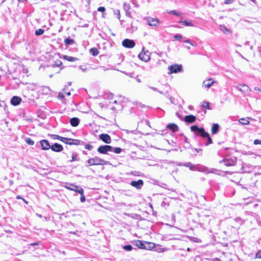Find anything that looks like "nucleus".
I'll list each match as a JSON object with an SVG mask.
<instances>
[{
    "instance_id": "nucleus-1",
    "label": "nucleus",
    "mask_w": 261,
    "mask_h": 261,
    "mask_svg": "<svg viewBox=\"0 0 261 261\" xmlns=\"http://www.w3.org/2000/svg\"><path fill=\"white\" fill-rule=\"evenodd\" d=\"M190 129L192 132L195 133V135L207 139L205 145L207 146L213 143L209 134L205 132L203 127H198L197 125H192L191 126Z\"/></svg>"
},
{
    "instance_id": "nucleus-2",
    "label": "nucleus",
    "mask_w": 261,
    "mask_h": 261,
    "mask_svg": "<svg viewBox=\"0 0 261 261\" xmlns=\"http://www.w3.org/2000/svg\"><path fill=\"white\" fill-rule=\"evenodd\" d=\"M191 170L192 171H198L199 172H201L205 173L206 174L208 173H214L216 174H218L219 170L215 168H208V167L199 164L192 165L191 167H190Z\"/></svg>"
},
{
    "instance_id": "nucleus-3",
    "label": "nucleus",
    "mask_w": 261,
    "mask_h": 261,
    "mask_svg": "<svg viewBox=\"0 0 261 261\" xmlns=\"http://www.w3.org/2000/svg\"><path fill=\"white\" fill-rule=\"evenodd\" d=\"M108 164V162L100 159L98 156H95L89 159L86 163L87 167L94 165H106Z\"/></svg>"
},
{
    "instance_id": "nucleus-4",
    "label": "nucleus",
    "mask_w": 261,
    "mask_h": 261,
    "mask_svg": "<svg viewBox=\"0 0 261 261\" xmlns=\"http://www.w3.org/2000/svg\"><path fill=\"white\" fill-rule=\"evenodd\" d=\"M57 136L58 139L60 140L66 144L76 145H79L81 144V141L79 140L62 137L59 136Z\"/></svg>"
},
{
    "instance_id": "nucleus-5",
    "label": "nucleus",
    "mask_w": 261,
    "mask_h": 261,
    "mask_svg": "<svg viewBox=\"0 0 261 261\" xmlns=\"http://www.w3.org/2000/svg\"><path fill=\"white\" fill-rule=\"evenodd\" d=\"M168 69L169 70L168 74L177 73L183 71L182 66L180 64H175L170 65L168 66Z\"/></svg>"
},
{
    "instance_id": "nucleus-6",
    "label": "nucleus",
    "mask_w": 261,
    "mask_h": 261,
    "mask_svg": "<svg viewBox=\"0 0 261 261\" xmlns=\"http://www.w3.org/2000/svg\"><path fill=\"white\" fill-rule=\"evenodd\" d=\"M143 19L146 21L148 25L151 27H156L160 23V20L156 18L145 17Z\"/></svg>"
},
{
    "instance_id": "nucleus-7",
    "label": "nucleus",
    "mask_w": 261,
    "mask_h": 261,
    "mask_svg": "<svg viewBox=\"0 0 261 261\" xmlns=\"http://www.w3.org/2000/svg\"><path fill=\"white\" fill-rule=\"evenodd\" d=\"M112 146L108 145L100 146L97 148V151L101 154H107L109 151H112Z\"/></svg>"
},
{
    "instance_id": "nucleus-8",
    "label": "nucleus",
    "mask_w": 261,
    "mask_h": 261,
    "mask_svg": "<svg viewBox=\"0 0 261 261\" xmlns=\"http://www.w3.org/2000/svg\"><path fill=\"white\" fill-rule=\"evenodd\" d=\"M138 57L140 60L144 62H147L150 60L149 53L148 51H144V48L142 49V51L139 54Z\"/></svg>"
},
{
    "instance_id": "nucleus-9",
    "label": "nucleus",
    "mask_w": 261,
    "mask_h": 261,
    "mask_svg": "<svg viewBox=\"0 0 261 261\" xmlns=\"http://www.w3.org/2000/svg\"><path fill=\"white\" fill-rule=\"evenodd\" d=\"M122 45L125 48H132L135 46V42L133 40L125 39L123 40Z\"/></svg>"
},
{
    "instance_id": "nucleus-10",
    "label": "nucleus",
    "mask_w": 261,
    "mask_h": 261,
    "mask_svg": "<svg viewBox=\"0 0 261 261\" xmlns=\"http://www.w3.org/2000/svg\"><path fill=\"white\" fill-rule=\"evenodd\" d=\"M39 144L41 145L42 150H48L51 148V145L47 140H41L39 142L37 143L36 146H38Z\"/></svg>"
},
{
    "instance_id": "nucleus-11",
    "label": "nucleus",
    "mask_w": 261,
    "mask_h": 261,
    "mask_svg": "<svg viewBox=\"0 0 261 261\" xmlns=\"http://www.w3.org/2000/svg\"><path fill=\"white\" fill-rule=\"evenodd\" d=\"M130 185L136 188L137 189H140L144 185V181L142 179H139L137 181H132Z\"/></svg>"
},
{
    "instance_id": "nucleus-12",
    "label": "nucleus",
    "mask_w": 261,
    "mask_h": 261,
    "mask_svg": "<svg viewBox=\"0 0 261 261\" xmlns=\"http://www.w3.org/2000/svg\"><path fill=\"white\" fill-rule=\"evenodd\" d=\"M133 244L140 249H147L146 245H148L147 242H144L140 240H136L133 242Z\"/></svg>"
},
{
    "instance_id": "nucleus-13",
    "label": "nucleus",
    "mask_w": 261,
    "mask_h": 261,
    "mask_svg": "<svg viewBox=\"0 0 261 261\" xmlns=\"http://www.w3.org/2000/svg\"><path fill=\"white\" fill-rule=\"evenodd\" d=\"M99 138L101 140L107 144L111 143L112 141L110 136L107 134H101L99 135Z\"/></svg>"
},
{
    "instance_id": "nucleus-14",
    "label": "nucleus",
    "mask_w": 261,
    "mask_h": 261,
    "mask_svg": "<svg viewBox=\"0 0 261 261\" xmlns=\"http://www.w3.org/2000/svg\"><path fill=\"white\" fill-rule=\"evenodd\" d=\"M236 160L231 159H226L219 161L220 163H224L225 165L226 166H234L236 165Z\"/></svg>"
},
{
    "instance_id": "nucleus-15",
    "label": "nucleus",
    "mask_w": 261,
    "mask_h": 261,
    "mask_svg": "<svg viewBox=\"0 0 261 261\" xmlns=\"http://www.w3.org/2000/svg\"><path fill=\"white\" fill-rule=\"evenodd\" d=\"M237 88L239 91L244 93L249 92L251 91L250 88L245 84L239 85L237 86Z\"/></svg>"
},
{
    "instance_id": "nucleus-16",
    "label": "nucleus",
    "mask_w": 261,
    "mask_h": 261,
    "mask_svg": "<svg viewBox=\"0 0 261 261\" xmlns=\"http://www.w3.org/2000/svg\"><path fill=\"white\" fill-rule=\"evenodd\" d=\"M65 188L68 190H70L71 191H75L77 193H79V191H80V189H83L81 187H79L77 186H75L73 184H67L65 186Z\"/></svg>"
},
{
    "instance_id": "nucleus-17",
    "label": "nucleus",
    "mask_w": 261,
    "mask_h": 261,
    "mask_svg": "<svg viewBox=\"0 0 261 261\" xmlns=\"http://www.w3.org/2000/svg\"><path fill=\"white\" fill-rule=\"evenodd\" d=\"M50 149L55 152H61L63 150V147L61 144L55 143L51 146Z\"/></svg>"
},
{
    "instance_id": "nucleus-18",
    "label": "nucleus",
    "mask_w": 261,
    "mask_h": 261,
    "mask_svg": "<svg viewBox=\"0 0 261 261\" xmlns=\"http://www.w3.org/2000/svg\"><path fill=\"white\" fill-rule=\"evenodd\" d=\"M21 101V98L17 96H14L10 101L11 105L14 106L19 105Z\"/></svg>"
},
{
    "instance_id": "nucleus-19",
    "label": "nucleus",
    "mask_w": 261,
    "mask_h": 261,
    "mask_svg": "<svg viewBox=\"0 0 261 261\" xmlns=\"http://www.w3.org/2000/svg\"><path fill=\"white\" fill-rule=\"evenodd\" d=\"M123 9L125 11V14L127 17H132L131 12L130 11V7L128 3H124L123 4Z\"/></svg>"
},
{
    "instance_id": "nucleus-20",
    "label": "nucleus",
    "mask_w": 261,
    "mask_h": 261,
    "mask_svg": "<svg viewBox=\"0 0 261 261\" xmlns=\"http://www.w3.org/2000/svg\"><path fill=\"white\" fill-rule=\"evenodd\" d=\"M215 83L212 79H209L207 80H205L203 82L202 87L206 88H210Z\"/></svg>"
},
{
    "instance_id": "nucleus-21",
    "label": "nucleus",
    "mask_w": 261,
    "mask_h": 261,
    "mask_svg": "<svg viewBox=\"0 0 261 261\" xmlns=\"http://www.w3.org/2000/svg\"><path fill=\"white\" fill-rule=\"evenodd\" d=\"M196 118L192 115H187L185 117L184 120L188 123H193L196 121Z\"/></svg>"
},
{
    "instance_id": "nucleus-22",
    "label": "nucleus",
    "mask_w": 261,
    "mask_h": 261,
    "mask_svg": "<svg viewBox=\"0 0 261 261\" xmlns=\"http://www.w3.org/2000/svg\"><path fill=\"white\" fill-rule=\"evenodd\" d=\"M220 129V126L218 123H214L212 125L211 132L212 135L217 134Z\"/></svg>"
},
{
    "instance_id": "nucleus-23",
    "label": "nucleus",
    "mask_w": 261,
    "mask_h": 261,
    "mask_svg": "<svg viewBox=\"0 0 261 261\" xmlns=\"http://www.w3.org/2000/svg\"><path fill=\"white\" fill-rule=\"evenodd\" d=\"M80 123V119L77 117H73L70 119V123L72 126L76 127Z\"/></svg>"
},
{
    "instance_id": "nucleus-24",
    "label": "nucleus",
    "mask_w": 261,
    "mask_h": 261,
    "mask_svg": "<svg viewBox=\"0 0 261 261\" xmlns=\"http://www.w3.org/2000/svg\"><path fill=\"white\" fill-rule=\"evenodd\" d=\"M167 127L171 130L173 133L176 132L178 130V126L174 123H170L168 124Z\"/></svg>"
},
{
    "instance_id": "nucleus-25",
    "label": "nucleus",
    "mask_w": 261,
    "mask_h": 261,
    "mask_svg": "<svg viewBox=\"0 0 261 261\" xmlns=\"http://www.w3.org/2000/svg\"><path fill=\"white\" fill-rule=\"evenodd\" d=\"M74 42V40L71 39L69 37L67 38H66L64 41V43L65 45H72V44H73Z\"/></svg>"
},
{
    "instance_id": "nucleus-26",
    "label": "nucleus",
    "mask_w": 261,
    "mask_h": 261,
    "mask_svg": "<svg viewBox=\"0 0 261 261\" xmlns=\"http://www.w3.org/2000/svg\"><path fill=\"white\" fill-rule=\"evenodd\" d=\"M179 23H181L187 27H189H189H195V25L193 23H192L191 21H188L187 20H184V21L180 20L179 21Z\"/></svg>"
},
{
    "instance_id": "nucleus-27",
    "label": "nucleus",
    "mask_w": 261,
    "mask_h": 261,
    "mask_svg": "<svg viewBox=\"0 0 261 261\" xmlns=\"http://www.w3.org/2000/svg\"><path fill=\"white\" fill-rule=\"evenodd\" d=\"M148 87L152 90L153 91H156V92H159V93L161 94H163V95H166V93H168V91H166L165 93H164V92H163L162 91H161V90H158L155 87H152V86H148Z\"/></svg>"
},
{
    "instance_id": "nucleus-28",
    "label": "nucleus",
    "mask_w": 261,
    "mask_h": 261,
    "mask_svg": "<svg viewBox=\"0 0 261 261\" xmlns=\"http://www.w3.org/2000/svg\"><path fill=\"white\" fill-rule=\"evenodd\" d=\"M89 52L93 56H96L99 54L98 50L95 47L91 48L89 50Z\"/></svg>"
},
{
    "instance_id": "nucleus-29",
    "label": "nucleus",
    "mask_w": 261,
    "mask_h": 261,
    "mask_svg": "<svg viewBox=\"0 0 261 261\" xmlns=\"http://www.w3.org/2000/svg\"><path fill=\"white\" fill-rule=\"evenodd\" d=\"M79 193H80V195H81V198H80L81 201L82 202H85L86 198H85V197L84 196L83 189H80V191H79Z\"/></svg>"
},
{
    "instance_id": "nucleus-30",
    "label": "nucleus",
    "mask_w": 261,
    "mask_h": 261,
    "mask_svg": "<svg viewBox=\"0 0 261 261\" xmlns=\"http://www.w3.org/2000/svg\"><path fill=\"white\" fill-rule=\"evenodd\" d=\"M79 158H77V154L75 152L72 153L71 160L69 161V162H73L76 161H79Z\"/></svg>"
},
{
    "instance_id": "nucleus-31",
    "label": "nucleus",
    "mask_w": 261,
    "mask_h": 261,
    "mask_svg": "<svg viewBox=\"0 0 261 261\" xmlns=\"http://www.w3.org/2000/svg\"><path fill=\"white\" fill-rule=\"evenodd\" d=\"M64 58L65 59L70 62H74L78 60L76 58L68 56H65Z\"/></svg>"
},
{
    "instance_id": "nucleus-32",
    "label": "nucleus",
    "mask_w": 261,
    "mask_h": 261,
    "mask_svg": "<svg viewBox=\"0 0 261 261\" xmlns=\"http://www.w3.org/2000/svg\"><path fill=\"white\" fill-rule=\"evenodd\" d=\"M239 122L240 124L243 125H248L250 124L249 121L245 119V118H241L239 120Z\"/></svg>"
},
{
    "instance_id": "nucleus-33",
    "label": "nucleus",
    "mask_w": 261,
    "mask_h": 261,
    "mask_svg": "<svg viewBox=\"0 0 261 261\" xmlns=\"http://www.w3.org/2000/svg\"><path fill=\"white\" fill-rule=\"evenodd\" d=\"M220 30L225 34H227L229 32V30L224 25H221Z\"/></svg>"
},
{
    "instance_id": "nucleus-34",
    "label": "nucleus",
    "mask_w": 261,
    "mask_h": 261,
    "mask_svg": "<svg viewBox=\"0 0 261 261\" xmlns=\"http://www.w3.org/2000/svg\"><path fill=\"white\" fill-rule=\"evenodd\" d=\"M112 152H114V153H116V154H119L120 153L121 151H122V149L120 147H115V148H114L113 147H112Z\"/></svg>"
},
{
    "instance_id": "nucleus-35",
    "label": "nucleus",
    "mask_w": 261,
    "mask_h": 261,
    "mask_svg": "<svg viewBox=\"0 0 261 261\" xmlns=\"http://www.w3.org/2000/svg\"><path fill=\"white\" fill-rule=\"evenodd\" d=\"M44 32V30L42 29H39L35 31V35L36 36H39L43 34Z\"/></svg>"
},
{
    "instance_id": "nucleus-36",
    "label": "nucleus",
    "mask_w": 261,
    "mask_h": 261,
    "mask_svg": "<svg viewBox=\"0 0 261 261\" xmlns=\"http://www.w3.org/2000/svg\"><path fill=\"white\" fill-rule=\"evenodd\" d=\"M123 249L126 251H130L133 249V247L130 245H126L123 246Z\"/></svg>"
},
{
    "instance_id": "nucleus-37",
    "label": "nucleus",
    "mask_w": 261,
    "mask_h": 261,
    "mask_svg": "<svg viewBox=\"0 0 261 261\" xmlns=\"http://www.w3.org/2000/svg\"><path fill=\"white\" fill-rule=\"evenodd\" d=\"M25 141L29 145H33L35 143L34 141L30 138H26Z\"/></svg>"
},
{
    "instance_id": "nucleus-38",
    "label": "nucleus",
    "mask_w": 261,
    "mask_h": 261,
    "mask_svg": "<svg viewBox=\"0 0 261 261\" xmlns=\"http://www.w3.org/2000/svg\"><path fill=\"white\" fill-rule=\"evenodd\" d=\"M189 261H202V259L199 256L197 255L194 257H192Z\"/></svg>"
},
{
    "instance_id": "nucleus-39",
    "label": "nucleus",
    "mask_w": 261,
    "mask_h": 261,
    "mask_svg": "<svg viewBox=\"0 0 261 261\" xmlns=\"http://www.w3.org/2000/svg\"><path fill=\"white\" fill-rule=\"evenodd\" d=\"M235 221L237 222L239 225H242L244 222V221L239 217L235 219Z\"/></svg>"
},
{
    "instance_id": "nucleus-40",
    "label": "nucleus",
    "mask_w": 261,
    "mask_h": 261,
    "mask_svg": "<svg viewBox=\"0 0 261 261\" xmlns=\"http://www.w3.org/2000/svg\"><path fill=\"white\" fill-rule=\"evenodd\" d=\"M43 93L45 94H48L50 91V90L48 87H44L42 89Z\"/></svg>"
},
{
    "instance_id": "nucleus-41",
    "label": "nucleus",
    "mask_w": 261,
    "mask_h": 261,
    "mask_svg": "<svg viewBox=\"0 0 261 261\" xmlns=\"http://www.w3.org/2000/svg\"><path fill=\"white\" fill-rule=\"evenodd\" d=\"M174 38L176 40L180 41L182 39V36L181 35L177 34L174 36Z\"/></svg>"
},
{
    "instance_id": "nucleus-42",
    "label": "nucleus",
    "mask_w": 261,
    "mask_h": 261,
    "mask_svg": "<svg viewBox=\"0 0 261 261\" xmlns=\"http://www.w3.org/2000/svg\"><path fill=\"white\" fill-rule=\"evenodd\" d=\"M169 13L174 15H176V16H180V14L179 13H177L175 10L170 11L169 12Z\"/></svg>"
},
{
    "instance_id": "nucleus-43",
    "label": "nucleus",
    "mask_w": 261,
    "mask_h": 261,
    "mask_svg": "<svg viewBox=\"0 0 261 261\" xmlns=\"http://www.w3.org/2000/svg\"><path fill=\"white\" fill-rule=\"evenodd\" d=\"M192 165V164L191 162H188V163H186L185 164H180V165H182V166H186L187 167H188V168H189V169H190V167H191Z\"/></svg>"
},
{
    "instance_id": "nucleus-44",
    "label": "nucleus",
    "mask_w": 261,
    "mask_h": 261,
    "mask_svg": "<svg viewBox=\"0 0 261 261\" xmlns=\"http://www.w3.org/2000/svg\"><path fill=\"white\" fill-rule=\"evenodd\" d=\"M85 148L86 149L90 150L93 148V146L90 144H87L85 145Z\"/></svg>"
},
{
    "instance_id": "nucleus-45",
    "label": "nucleus",
    "mask_w": 261,
    "mask_h": 261,
    "mask_svg": "<svg viewBox=\"0 0 261 261\" xmlns=\"http://www.w3.org/2000/svg\"><path fill=\"white\" fill-rule=\"evenodd\" d=\"M202 107L206 109H209V103L208 102L204 101L202 104Z\"/></svg>"
},
{
    "instance_id": "nucleus-46",
    "label": "nucleus",
    "mask_w": 261,
    "mask_h": 261,
    "mask_svg": "<svg viewBox=\"0 0 261 261\" xmlns=\"http://www.w3.org/2000/svg\"><path fill=\"white\" fill-rule=\"evenodd\" d=\"M64 93L66 94L67 96H69L71 95L70 92L69 90H67L66 88L63 89Z\"/></svg>"
},
{
    "instance_id": "nucleus-47",
    "label": "nucleus",
    "mask_w": 261,
    "mask_h": 261,
    "mask_svg": "<svg viewBox=\"0 0 261 261\" xmlns=\"http://www.w3.org/2000/svg\"><path fill=\"white\" fill-rule=\"evenodd\" d=\"M114 13L117 15V18L120 19V11L119 10H116L114 11Z\"/></svg>"
},
{
    "instance_id": "nucleus-48",
    "label": "nucleus",
    "mask_w": 261,
    "mask_h": 261,
    "mask_svg": "<svg viewBox=\"0 0 261 261\" xmlns=\"http://www.w3.org/2000/svg\"><path fill=\"white\" fill-rule=\"evenodd\" d=\"M58 97L60 99H62L64 98V95L63 93H59Z\"/></svg>"
},
{
    "instance_id": "nucleus-49",
    "label": "nucleus",
    "mask_w": 261,
    "mask_h": 261,
    "mask_svg": "<svg viewBox=\"0 0 261 261\" xmlns=\"http://www.w3.org/2000/svg\"><path fill=\"white\" fill-rule=\"evenodd\" d=\"M106 10V9L105 7H99L98 9H97V11H99V12H105Z\"/></svg>"
},
{
    "instance_id": "nucleus-50",
    "label": "nucleus",
    "mask_w": 261,
    "mask_h": 261,
    "mask_svg": "<svg viewBox=\"0 0 261 261\" xmlns=\"http://www.w3.org/2000/svg\"><path fill=\"white\" fill-rule=\"evenodd\" d=\"M255 258H261V250L256 253Z\"/></svg>"
},
{
    "instance_id": "nucleus-51",
    "label": "nucleus",
    "mask_w": 261,
    "mask_h": 261,
    "mask_svg": "<svg viewBox=\"0 0 261 261\" xmlns=\"http://www.w3.org/2000/svg\"><path fill=\"white\" fill-rule=\"evenodd\" d=\"M254 144L255 145L261 144V140L256 139L254 141Z\"/></svg>"
},
{
    "instance_id": "nucleus-52",
    "label": "nucleus",
    "mask_w": 261,
    "mask_h": 261,
    "mask_svg": "<svg viewBox=\"0 0 261 261\" xmlns=\"http://www.w3.org/2000/svg\"><path fill=\"white\" fill-rule=\"evenodd\" d=\"M234 0H225V4H230L233 2Z\"/></svg>"
},
{
    "instance_id": "nucleus-53",
    "label": "nucleus",
    "mask_w": 261,
    "mask_h": 261,
    "mask_svg": "<svg viewBox=\"0 0 261 261\" xmlns=\"http://www.w3.org/2000/svg\"><path fill=\"white\" fill-rule=\"evenodd\" d=\"M184 42L190 43L191 45L194 46V45L191 42V41L190 39H187V40H185Z\"/></svg>"
},
{
    "instance_id": "nucleus-54",
    "label": "nucleus",
    "mask_w": 261,
    "mask_h": 261,
    "mask_svg": "<svg viewBox=\"0 0 261 261\" xmlns=\"http://www.w3.org/2000/svg\"><path fill=\"white\" fill-rule=\"evenodd\" d=\"M61 65H62V62L60 61H58L56 63V66H60Z\"/></svg>"
},
{
    "instance_id": "nucleus-55",
    "label": "nucleus",
    "mask_w": 261,
    "mask_h": 261,
    "mask_svg": "<svg viewBox=\"0 0 261 261\" xmlns=\"http://www.w3.org/2000/svg\"><path fill=\"white\" fill-rule=\"evenodd\" d=\"M254 90L261 92V89H260L259 88H258L257 87H254Z\"/></svg>"
},
{
    "instance_id": "nucleus-56",
    "label": "nucleus",
    "mask_w": 261,
    "mask_h": 261,
    "mask_svg": "<svg viewBox=\"0 0 261 261\" xmlns=\"http://www.w3.org/2000/svg\"><path fill=\"white\" fill-rule=\"evenodd\" d=\"M134 0H132V3L135 5V6L136 7H139V5H138V4H137V3H135V2H134Z\"/></svg>"
},
{
    "instance_id": "nucleus-57",
    "label": "nucleus",
    "mask_w": 261,
    "mask_h": 261,
    "mask_svg": "<svg viewBox=\"0 0 261 261\" xmlns=\"http://www.w3.org/2000/svg\"><path fill=\"white\" fill-rule=\"evenodd\" d=\"M194 149L196 151V152H197V153H199L200 151H202V149H196V148H195Z\"/></svg>"
},
{
    "instance_id": "nucleus-58",
    "label": "nucleus",
    "mask_w": 261,
    "mask_h": 261,
    "mask_svg": "<svg viewBox=\"0 0 261 261\" xmlns=\"http://www.w3.org/2000/svg\"><path fill=\"white\" fill-rule=\"evenodd\" d=\"M39 245V243L38 242H35V243H33L31 244V246H35V245Z\"/></svg>"
},
{
    "instance_id": "nucleus-59",
    "label": "nucleus",
    "mask_w": 261,
    "mask_h": 261,
    "mask_svg": "<svg viewBox=\"0 0 261 261\" xmlns=\"http://www.w3.org/2000/svg\"><path fill=\"white\" fill-rule=\"evenodd\" d=\"M71 85V82H69L67 83V85H66V86H65V88H66V87H67V86H70Z\"/></svg>"
},
{
    "instance_id": "nucleus-60",
    "label": "nucleus",
    "mask_w": 261,
    "mask_h": 261,
    "mask_svg": "<svg viewBox=\"0 0 261 261\" xmlns=\"http://www.w3.org/2000/svg\"><path fill=\"white\" fill-rule=\"evenodd\" d=\"M136 81L138 83H141V79L140 78L138 77H136Z\"/></svg>"
},
{
    "instance_id": "nucleus-61",
    "label": "nucleus",
    "mask_w": 261,
    "mask_h": 261,
    "mask_svg": "<svg viewBox=\"0 0 261 261\" xmlns=\"http://www.w3.org/2000/svg\"><path fill=\"white\" fill-rule=\"evenodd\" d=\"M184 142H186V143L188 142V139H187V137L184 136Z\"/></svg>"
},
{
    "instance_id": "nucleus-62",
    "label": "nucleus",
    "mask_w": 261,
    "mask_h": 261,
    "mask_svg": "<svg viewBox=\"0 0 261 261\" xmlns=\"http://www.w3.org/2000/svg\"><path fill=\"white\" fill-rule=\"evenodd\" d=\"M132 28L133 31H136L137 30V28L134 27L133 25H132Z\"/></svg>"
},
{
    "instance_id": "nucleus-63",
    "label": "nucleus",
    "mask_w": 261,
    "mask_h": 261,
    "mask_svg": "<svg viewBox=\"0 0 261 261\" xmlns=\"http://www.w3.org/2000/svg\"><path fill=\"white\" fill-rule=\"evenodd\" d=\"M16 199H22L23 198L20 196H16Z\"/></svg>"
},
{
    "instance_id": "nucleus-64",
    "label": "nucleus",
    "mask_w": 261,
    "mask_h": 261,
    "mask_svg": "<svg viewBox=\"0 0 261 261\" xmlns=\"http://www.w3.org/2000/svg\"><path fill=\"white\" fill-rule=\"evenodd\" d=\"M9 182H10V185H12L13 184V180H11V179H10V180H9Z\"/></svg>"
}]
</instances>
